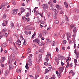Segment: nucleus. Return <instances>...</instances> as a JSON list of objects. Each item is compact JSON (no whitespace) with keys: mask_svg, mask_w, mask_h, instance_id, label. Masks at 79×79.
<instances>
[{"mask_svg":"<svg viewBox=\"0 0 79 79\" xmlns=\"http://www.w3.org/2000/svg\"><path fill=\"white\" fill-rule=\"evenodd\" d=\"M42 60V54H40L39 56V59L38 60H36V62L37 63L39 64L40 63V61Z\"/></svg>","mask_w":79,"mask_h":79,"instance_id":"nucleus-1","label":"nucleus"},{"mask_svg":"<svg viewBox=\"0 0 79 79\" xmlns=\"http://www.w3.org/2000/svg\"><path fill=\"white\" fill-rule=\"evenodd\" d=\"M49 56H50V57L51 58L52 57V56H51V54H47L46 55V57L45 59V60L46 61H48V60H49Z\"/></svg>","mask_w":79,"mask_h":79,"instance_id":"nucleus-2","label":"nucleus"},{"mask_svg":"<svg viewBox=\"0 0 79 79\" xmlns=\"http://www.w3.org/2000/svg\"><path fill=\"white\" fill-rule=\"evenodd\" d=\"M18 10V9H13L12 10V14L14 15L17 14Z\"/></svg>","mask_w":79,"mask_h":79,"instance_id":"nucleus-3","label":"nucleus"},{"mask_svg":"<svg viewBox=\"0 0 79 79\" xmlns=\"http://www.w3.org/2000/svg\"><path fill=\"white\" fill-rule=\"evenodd\" d=\"M43 6V8L44 10L45 8L47 9V8H48V5L47 4H43L42 6Z\"/></svg>","mask_w":79,"mask_h":79,"instance_id":"nucleus-4","label":"nucleus"},{"mask_svg":"<svg viewBox=\"0 0 79 79\" xmlns=\"http://www.w3.org/2000/svg\"><path fill=\"white\" fill-rule=\"evenodd\" d=\"M27 64L29 67L32 66V60L31 59H29Z\"/></svg>","mask_w":79,"mask_h":79,"instance_id":"nucleus-5","label":"nucleus"},{"mask_svg":"<svg viewBox=\"0 0 79 79\" xmlns=\"http://www.w3.org/2000/svg\"><path fill=\"white\" fill-rule=\"evenodd\" d=\"M33 42H37V43L38 44H39V43H40V42L39 40V39H36L35 40H34L33 41Z\"/></svg>","mask_w":79,"mask_h":79,"instance_id":"nucleus-6","label":"nucleus"},{"mask_svg":"<svg viewBox=\"0 0 79 79\" xmlns=\"http://www.w3.org/2000/svg\"><path fill=\"white\" fill-rule=\"evenodd\" d=\"M1 59L2 60L1 61V63H3L4 61H5V60H6V58L4 57H1Z\"/></svg>","mask_w":79,"mask_h":79,"instance_id":"nucleus-7","label":"nucleus"},{"mask_svg":"<svg viewBox=\"0 0 79 79\" xmlns=\"http://www.w3.org/2000/svg\"><path fill=\"white\" fill-rule=\"evenodd\" d=\"M14 68V66L12 64H10L9 65V69H12Z\"/></svg>","mask_w":79,"mask_h":79,"instance_id":"nucleus-8","label":"nucleus"},{"mask_svg":"<svg viewBox=\"0 0 79 79\" xmlns=\"http://www.w3.org/2000/svg\"><path fill=\"white\" fill-rule=\"evenodd\" d=\"M21 41L19 39L17 40V41L16 43V44H18L19 45H21Z\"/></svg>","mask_w":79,"mask_h":79,"instance_id":"nucleus-9","label":"nucleus"},{"mask_svg":"<svg viewBox=\"0 0 79 79\" xmlns=\"http://www.w3.org/2000/svg\"><path fill=\"white\" fill-rule=\"evenodd\" d=\"M56 8H58V10H61V7H60L59 5H57L56 6Z\"/></svg>","mask_w":79,"mask_h":79,"instance_id":"nucleus-10","label":"nucleus"},{"mask_svg":"<svg viewBox=\"0 0 79 79\" xmlns=\"http://www.w3.org/2000/svg\"><path fill=\"white\" fill-rule=\"evenodd\" d=\"M46 34H47V31H46L45 30L43 31L42 34L43 36H45V35H46Z\"/></svg>","mask_w":79,"mask_h":79,"instance_id":"nucleus-11","label":"nucleus"},{"mask_svg":"<svg viewBox=\"0 0 79 79\" xmlns=\"http://www.w3.org/2000/svg\"><path fill=\"white\" fill-rule=\"evenodd\" d=\"M20 10L22 11H21V13H24L25 11V9H24V8L21 7L20 8Z\"/></svg>","mask_w":79,"mask_h":79,"instance_id":"nucleus-12","label":"nucleus"},{"mask_svg":"<svg viewBox=\"0 0 79 79\" xmlns=\"http://www.w3.org/2000/svg\"><path fill=\"white\" fill-rule=\"evenodd\" d=\"M59 69L60 71H61V72H63V69H64V68L63 67H61Z\"/></svg>","mask_w":79,"mask_h":79,"instance_id":"nucleus-13","label":"nucleus"},{"mask_svg":"<svg viewBox=\"0 0 79 79\" xmlns=\"http://www.w3.org/2000/svg\"><path fill=\"white\" fill-rule=\"evenodd\" d=\"M73 32L74 34H76V27H74L73 29Z\"/></svg>","mask_w":79,"mask_h":79,"instance_id":"nucleus-14","label":"nucleus"},{"mask_svg":"<svg viewBox=\"0 0 79 79\" xmlns=\"http://www.w3.org/2000/svg\"><path fill=\"white\" fill-rule=\"evenodd\" d=\"M9 43H10V44H12V42H13V40H12V38H10L9 39Z\"/></svg>","mask_w":79,"mask_h":79,"instance_id":"nucleus-15","label":"nucleus"},{"mask_svg":"<svg viewBox=\"0 0 79 79\" xmlns=\"http://www.w3.org/2000/svg\"><path fill=\"white\" fill-rule=\"evenodd\" d=\"M3 47H6L7 46V44L6 43H5L2 45Z\"/></svg>","mask_w":79,"mask_h":79,"instance_id":"nucleus-16","label":"nucleus"},{"mask_svg":"<svg viewBox=\"0 0 79 79\" xmlns=\"http://www.w3.org/2000/svg\"><path fill=\"white\" fill-rule=\"evenodd\" d=\"M11 56L13 60H14L15 59V58H16V57H15V55L13 54H12Z\"/></svg>","mask_w":79,"mask_h":79,"instance_id":"nucleus-17","label":"nucleus"},{"mask_svg":"<svg viewBox=\"0 0 79 79\" xmlns=\"http://www.w3.org/2000/svg\"><path fill=\"white\" fill-rule=\"evenodd\" d=\"M39 46H42V45H45V43L43 42H41Z\"/></svg>","mask_w":79,"mask_h":79,"instance_id":"nucleus-18","label":"nucleus"},{"mask_svg":"<svg viewBox=\"0 0 79 79\" xmlns=\"http://www.w3.org/2000/svg\"><path fill=\"white\" fill-rule=\"evenodd\" d=\"M49 72V70L48 69H46L45 70V72L44 73V74H47V73H48Z\"/></svg>","mask_w":79,"mask_h":79,"instance_id":"nucleus-19","label":"nucleus"},{"mask_svg":"<svg viewBox=\"0 0 79 79\" xmlns=\"http://www.w3.org/2000/svg\"><path fill=\"white\" fill-rule=\"evenodd\" d=\"M64 5L66 8H68V5L67 3H66V2H64Z\"/></svg>","mask_w":79,"mask_h":79,"instance_id":"nucleus-20","label":"nucleus"},{"mask_svg":"<svg viewBox=\"0 0 79 79\" xmlns=\"http://www.w3.org/2000/svg\"><path fill=\"white\" fill-rule=\"evenodd\" d=\"M16 71L17 73H21V70L19 69H16Z\"/></svg>","mask_w":79,"mask_h":79,"instance_id":"nucleus-21","label":"nucleus"},{"mask_svg":"<svg viewBox=\"0 0 79 79\" xmlns=\"http://www.w3.org/2000/svg\"><path fill=\"white\" fill-rule=\"evenodd\" d=\"M32 56V54H31L30 56H29V57H28V59H29V60H31V58Z\"/></svg>","mask_w":79,"mask_h":79,"instance_id":"nucleus-22","label":"nucleus"},{"mask_svg":"<svg viewBox=\"0 0 79 79\" xmlns=\"http://www.w3.org/2000/svg\"><path fill=\"white\" fill-rule=\"evenodd\" d=\"M75 11L76 13H79V10L78 8H75Z\"/></svg>","mask_w":79,"mask_h":79,"instance_id":"nucleus-23","label":"nucleus"},{"mask_svg":"<svg viewBox=\"0 0 79 79\" xmlns=\"http://www.w3.org/2000/svg\"><path fill=\"white\" fill-rule=\"evenodd\" d=\"M38 51L40 52V53H44V50L43 49H40L38 50Z\"/></svg>","mask_w":79,"mask_h":79,"instance_id":"nucleus-24","label":"nucleus"},{"mask_svg":"<svg viewBox=\"0 0 79 79\" xmlns=\"http://www.w3.org/2000/svg\"><path fill=\"white\" fill-rule=\"evenodd\" d=\"M6 15L4 14L2 16L3 19H6Z\"/></svg>","mask_w":79,"mask_h":79,"instance_id":"nucleus-25","label":"nucleus"},{"mask_svg":"<svg viewBox=\"0 0 79 79\" xmlns=\"http://www.w3.org/2000/svg\"><path fill=\"white\" fill-rule=\"evenodd\" d=\"M58 23H59L58 20H55L54 23L55 24H58Z\"/></svg>","mask_w":79,"mask_h":79,"instance_id":"nucleus-26","label":"nucleus"},{"mask_svg":"<svg viewBox=\"0 0 79 79\" xmlns=\"http://www.w3.org/2000/svg\"><path fill=\"white\" fill-rule=\"evenodd\" d=\"M29 65H28V64H27V63H26V65L25 66V68H26V69H29Z\"/></svg>","mask_w":79,"mask_h":79,"instance_id":"nucleus-27","label":"nucleus"},{"mask_svg":"<svg viewBox=\"0 0 79 79\" xmlns=\"http://www.w3.org/2000/svg\"><path fill=\"white\" fill-rule=\"evenodd\" d=\"M8 74V72L7 71H6L5 73V76H7Z\"/></svg>","mask_w":79,"mask_h":79,"instance_id":"nucleus-28","label":"nucleus"},{"mask_svg":"<svg viewBox=\"0 0 79 79\" xmlns=\"http://www.w3.org/2000/svg\"><path fill=\"white\" fill-rule=\"evenodd\" d=\"M47 42H48V43H51L52 42L50 40V39H47Z\"/></svg>","mask_w":79,"mask_h":79,"instance_id":"nucleus-29","label":"nucleus"},{"mask_svg":"<svg viewBox=\"0 0 79 79\" xmlns=\"http://www.w3.org/2000/svg\"><path fill=\"white\" fill-rule=\"evenodd\" d=\"M55 61H56L57 62V61H59V59H58L57 57H56L55 59Z\"/></svg>","mask_w":79,"mask_h":79,"instance_id":"nucleus-30","label":"nucleus"},{"mask_svg":"<svg viewBox=\"0 0 79 79\" xmlns=\"http://www.w3.org/2000/svg\"><path fill=\"white\" fill-rule=\"evenodd\" d=\"M3 34H2L1 35V33L0 32V39H1L2 37H3Z\"/></svg>","mask_w":79,"mask_h":79,"instance_id":"nucleus-31","label":"nucleus"},{"mask_svg":"<svg viewBox=\"0 0 79 79\" xmlns=\"http://www.w3.org/2000/svg\"><path fill=\"white\" fill-rule=\"evenodd\" d=\"M69 6L70 7H73V6L74 5H73V3H71L69 4Z\"/></svg>","mask_w":79,"mask_h":79,"instance_id":"nucleus-32","label":"nucleus"},{"mask_svg":"<svg viewBox=\"0 0 79 79\" xmlns=\"http://www.w3.org/2000/svg\"><path fill=\"white\" fill-rule=\"evenodd\" d=\"M55 77H55V75H53V77H52L50 79H55Z\"/></svg>","mask_w":79,"mask_h":79,"instance_id":"nucleus-33","label":"nucleus"},{"mask_svg":"<svg viewBox=\"0 0 79 79\" xmlns=\"http://www.w3.org/2000/svg\"><path fill=\"white\" fill-rule=\"evenodd\" d=\"M13 35H14V36H16V37H19L18 35L17 34H14Z\"/></svg>","mask_w":79,"mask_h":79,"instance_id":"nucleus-34","label":"nucleus"},{"mask_svg":"<svg viewBox=\"0 0 79 79\" xmlns=\"http://www.w3.org/2000/svg\"><path fill=\"white\" fill-rule=\"evenodd\" d=\"M24 33L26 35H28V34H29V32H27V31H25L24 32Z\"/></svg>","mask_w":79,"mask_h":79,"instance_id":"nucleus-35","label":"nucleus"},{"mask_svg":"<svg viewBox=\"0 0 79 79\" xmlns=\"http://www.w3.org/2000/svg\"><path fill=\"white\" fill-rule=\"evenodd\" d=\"M38 35L40 37H42V33H39Z\"/></svg>","mask_w":79,"mask_h":79,"instance_id":"nucleus-36","label":"nucleus"},{"mask_svg":"<svg viewBox=\"0 0 79 79\" xmlns=\"http://www.w3.org/2000/svg\"><path fill=\"white\" fill-rule=\"evenodd\" d=\"M2 26H3V27L6 26V23H2Z\"/></svg>","mask_w":79,"mask_h":79,"instance_id":"nucleus-37","label":"nucleus"},{"mask_svg":"<svg viewBox=\"0 0 79 79\" xmlns=\"http://www.w3.org/2000/svg\"><path fill=\"white\" fill-rule=\"evenodd\" d=\"M66 42H67V41H66V40H64L63 43H64V45H65V44H66Z\"/></svg>","mask_w":79,"mask_h":79,"instance_id":"nucleus-38","label":"nucleus"},{"mask_svg":"<svg viewBox=\"0 0 79 79\" xmlns=\"http://www.w3.org/2000/svg\"><path fill=\"white\" fill-rule=\"evenodd\" d=\"M26 16H27V17H29V13H27L26 15Z\"/></svg>","mask_w":79,"mask_h":79,"instance_id":"nucleus-39","label":"nucleus"},{"mask_svg":"<svg viewBox=\"0 0 79 79\" xmlns=\"http://www.w3.org/2000/svg\"><path fill=\"white\" fill-rule=\"evenodd\" d=\"M69 62H68L67 63V64L66 66V68H69Z\"/></svg>","mask_w":79,"mask_h":79,"instance_id":"nucleus-40","label":"nucleus"},{"mask_svg":"<svg viewBox=\"0 0 79 79\" xmlns=\"http://www.w3.org/2000/svg\"><path fill=\"white\" fill-rule=\"evenodd\" d=\"M44 65H46V66H48V63H47V62H45L44 63Z\"/></svg>","mask_w":79,"mask_h":79,"instance_id":"nucleus-41","label":"nucleus"},{"mask_svg":"<svg viewBox=\"0 0 79 79\" xmlns=\"http://www.w3.org/2000/svg\"><path fill=\"white\" fill-rule=\"evenodd\" d=\"M74 63L76 64L77 63V60L76 59H74Z\"/></svg>","mask_w":79,"mask_h":79,"instance_id":"nucleus-42","label":"nucleus"},{"mask_svg":"<svg viewBox=\"0 0 79 79\" xmlns=\"http://www.w3.org/2000/svg\"><path fill=\"white\" fill-rule=\"evenodd\" d=\"M1 66L2 68H4V65L3 64H1Z\"/></svg>","mask_w":79,"mask_h":79,"instance_id":"nucleus-43","label":"nucleus"},{"mask_svg":"<svg viewBox=\"0 0 79 79\" xmlns=\"http://www.w3.org/2000/svg\"><path fill=\"white\" fill-rule=\"evenodd\" d=\"M74 26L73 25H70V27H71V29H72V28H73L74 27Z\"/></svg>","mask_w":79,"mask_h":79,"instance_id":"nucleus-44","label":"nucleus"},{"mask_svg":"<svg viewBox=\"0 0 79 79\" xmlns=\"http://www.w3.org/2000/svg\"><path fill=\"white\" fill-rule=\"evenodd\" d=\"M52 67H49L48 68V70H49V71H51V69H52Z\"/></svg>","mask_w":79,"mask_h":79,"instance_id":"nucleus-45","label":"nucleus"},{"mask_svg":"<svg viewBox=\"0 0 79 79\" xmlns=\"http://www.w3.org/2000/svg\"><path fill=\"white\" fill-rule=\"evenodd\" d=\"M56 52H58V51H59V49H58V48L56 47Z\"/></svg>","mask_w":79,"mask_h":79,"instance_id":"nucleus-46","label":"nucleus"},{"mask_svg":"<svg viewBox=\"0 0 79 79\" xmlns=\"http://www.w3.org/2000/svg\"><path fill=\"white\" fill-rule=\"evenodd\" d=\"M4 36L5 37H7V36H8V34L6 33L4 35Z\"/></svg>","mask_w":79,"mask_h":79,"instance_id":"nucleus-47","label":"nucleus"},{"mask_svg":"<svg viewBox=\"0 0 79 79\" xmlns=\"http://www.w3.org/2000/svg\"><path fill=\"white\" fill-rule=\"evenodd\" d=\"M2 32H6V30L3 29L2 30Z\"/></svg>","mask_w":79,"mask_h":79,"instance_id":"nucleus-48","label":"nucleus"},{"mask_svg":"<svg viewBox=\"0 0 79 79\" xmlns=\"http://www.w3.org/2000/svg\"><path fill=\"white\" fill-rule=\"evenodd\" d=\"M26 44V40H24L23 42V45H25Z\"/></svg>","mask_w":79,"mask_h":79,"instance_id":"nucleus-49","label":"nucleus"},{"mask_svg":"<svg viewBox=\"0 0 79 79\" xmlns=\"http://www.w3.org/2000/svg\"><path fill=\"white\" fill-rule=\"evenodd\" d=\"M61 58H62V57H61V56H58V58L59 60H61Z\"/></svg>","mask_w":79,"mask_h":79,"instance_id":"nucleus-50","label":"nucleus"},{"mask_svg":"<svg viewBox=\"0 0 79 79\" xmlns=\"http://www.w3.org/2000/svg\"><path fill=\"white\" fill-rule=\"evenodd\" d=\"M61 66H63V65L64 64L63 63V62H62V61L61 62Z\"/></svg>","mask_w":79,"mask_h":79,"instance_id":"nucleus-51","label":"nucleus"},{"mask_svg":"<svg viewBox=\"0 0 79 79\" xmlns=\"http://www.w3.org/2000/svg\"><path fill=\"white\" fill-rule=\"evenodd\" d=\"M39 75L36 74L35 75V78H37V77H39Z\"/></svg>","mask_w":79,"mask_h":79,"instance_id":"nucleus-52","label":"nucleus"},{"mask_svg":"<svg viewBox=\"0 0 79 79\" xmlns=\"http://www.w3.org/2000/svg\"><path fill=\"white\" fill-rule=\"evenodd\" d=\"M26 19L27 21V22H28V21H29L30 19L29 18H27V19Z\"/></svg>","mask_w":79,"mask_h":79,"instance_id":"nucleus-53","label":"nucleus"},{"mask_svg":"<svg viewBox=\"0 0 79 79\" xmlns=\"http://www.w3.org/2000/svg\"><path fill=\"white\" fill-rule=\"evenodd\" d=\"M72 40H70L69 43V44H73V42H72Z\"/></svg>","mask_w":79,"mask_h":79,"instance_id":"nucleus-54","label":"nucleus"},{"mask_svg":"<svg viewBox=\"0 0 79 79\" xmlns=\"http://www.w3.org/2000/svg\"><path fill=\"white\" fill-rule=\"evenodd\" d=\"M60 14H62L63 13V14H64V12H63V11L61 10L60 13Z\"/></svg>","mask_w":79,"mask_h":79,"instance_id":"nucleus-55","label":"nucleus"},{"mask_svg":"<svg viewBox=\"0 0 79 79\" xmlns=\"http://www.w3.org/2000/svg\"><path fill=\"white\" fill-rule=\"evenodd\" d=\"M74 48H76V44L74 43Z\"/></svg>","mask_w":79,"mask_h":79,"instance_id":"nucleus-56","label":"nucleus"},{"mask_svg":"<svg viewBox=\"0 0 79 79\" xmlns=\"http://www.w3.org/2000/svg\"><path fill=\"white\" fill-rule=\"evenodd\" d=\"M3 5H2L0 7V10H1V9H2V8H3Z\"/></svg>","mask_w":79,"mask_h":79,"instance_id":"nucleus-57","label":"nucleus"},{"mask_svg":"<svg viewBox=\"0 0 79 79\" xmlns=\"http://www.w3.org/2000/svg\"><path fill=\"white\" fill-rule=\"evenodd\" d=\"M53 3H56V0H53Z\"/></svg>","mask_w":79,"mask_h":79,"instance_id":"nucleus-58","label":"nucleus"},{"mask_svg":"<svg viewBox=\"0 0 79 79\" xmlns=\"http://www.w3.org/2000/svg\"><path fill=\"white\" fill-rule=\"evenodd\" d=\"M52 46H55V42H54L52 44Z\"/></svg>","mask_w":79,"mask_h":79,"instance_id":"nucleus-59","label":"nucleus"},{"mask_svg":"<svg viewBox=\"0 0 79 79\" xmlns=\"http://www.w3.org/2000/svg\"><path fill=\"white\" fill-rule=\"evenodd\" d=\"M20 38L21 39H22V40H24V38H23V37L22 36H21L20 37Z\"/></svg>","mask_w":79,"mask_h":79,"instance_id":"nucleus-60","label":"nucleus"},{"mask_svg":"<svg viewBox=\"0 0 79 79\" xmlns=\"http://www.w3.org/2000/svg\"><path fill=\"white\" fill-rule=\"evenodd\" d=\"M63 23H64V22H61L60 24L61 26H62V25L63 24Z\"/></svg>","mask_w":79,"mask_h":79,"instance_id":"nucleus-61","label":"nucleus"},{"mask_svg":"<svg viewBox=\"0 0 79 79\" xmlns=\"http://www.w3.org/2000/svg\"><path fill=\"white\" fill-rule=\"evenodd\" d=\"M21 79V77H20V76H18L17 77V79Z\"/></svg>","mask_w":79,"mask_h":79,"instance_id":"nucleus-62","label":"nucleus"},{"mask_svg":"<svg viewBox=\"0 0 79 79\" xmlns=\"http://www.w3.org/2000/svg\"><path fill=\"white\" fill-rule=\"evenodd\" d=\"M11 28H15V27L14 26V25H12V26H11Z\"/></svg>","mask_w":79,"mask_h":79,"instance_id":"nucleus-63","label":"nucleus"},{"mask_svg":"<svg viewBox=\"0 0 79 79\" xmlns=\"http://www.w3.org/2000/svg\"><path fill=\"white\" fill-rule=\"evenodd\" d=\"M54 6V4H51L50 5L51 6Z\"/></svg>","mask_w":79,"mask_h":79,"instance_id":"nucleus-64","label":"nucleus"}]
</instances>
